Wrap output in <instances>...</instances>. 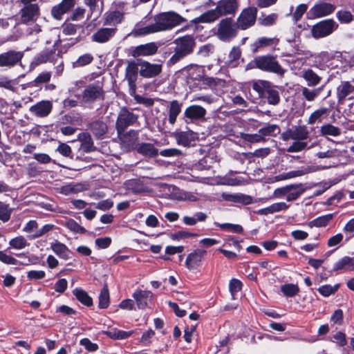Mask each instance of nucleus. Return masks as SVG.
Here are the masks:
<instances>
[{
    "label": "nucleus",
    "instance_id": "nucleus-33",
    "mask_svg": "<svg viewBox=\"0 0 354 354\" xmlns=\"http://www.w3.org/2000/svg\"><path fill=\"white\" fill-rule=\"evenodd\" d=\"M301 77L307 82V85L308 86H316L322 81V77L312 69L309 68L302 72Z\"/></svg>",
    "mask_w": 354,
    "mask_h": 354
},
{
    "label": "nucleus",
    "instance_id": "nucleus-37",
    "mask_svg": "<svg viewBox=\"0 0 354 354\" xmlns=\"http://www.w3.org/2000/svg\"><path fill=\"white\" fill-rule=\"evenodd\" d=\"M352 257H344L333 266V271L351 272Z\"/></svg>",
    "mask_w": 354,
    "mask_h": 354
},
{
    "label": "nucleus",
    "instance_id": "nucleus-15",
    "mask_svg": "<svg viewBox=\"0 0 354 354\" xmlns=\"http://www.w3.org/2000/svg\"><path fill=\"white\" fill-rule=\"evenodd\" d=\"M116 32V28H100L92 35L91 40L98 44L106 43L115 36Z\"/></svg>",
    "mask_w": 354,
    "mask_h": 354
},
{
    "label": "nucleus",
    "instance_id": "nucleus-61",
    "mask_svg": "<svg viewBox=\"0 0 354 354\" xmlns=\"http://www.w3.org/2000/svg\"><path fill=\"white\" fill-rule=\"evenodd\" d=\"M242 288V283L240 280L236 279H232L229 283V289L233 299H235V296Z\"/></svg>",
    "mask_w": 354,
    "mask_h": 354
},
{
    "label": "nucleus",
    "instance_id": "nucleus-55",
    "mask_svg": "<svg viewBox=\"0 0 354 354\" xmlns=\"http://www.w3.org/2000/svg\"><path fill=\"white\" fill-rule=\"evenodd\" d=\"M65 226L75 233L85 234L86 232L84 227L79 225L72 218H69L66 221Z\"/></svg>",
    "mask_w": 354,
    "mask_h": 354
},
{
    "label": "nucleus",
    "instance_id": "nucleus-9",
    "mask_svg": "<svg viewBox=\"0 0 354 354\" xmlns=\"http://www.w3.org/2000/svg\"><path fill=\"white\" fill-rule=\"evenodd\" d=\"M338 24L333 19L320 21L313 25L310 29V34L315 39H322L330 35L338 28Z\"/></svg>",
    "mask_w": 354,
    "mask_h": 354
},
{
    "label": "nucleus",
    "instance_id": "nucleus-14",
    "mask_svg": "<svg viewBox=\"0 0 354 354\" xmlns=\"http://www.w3.org/2000/svg\"><path fill=\"white\" fill-rule=\"evenodd\" d=\"M39 15V7L37 3L24 5L20 10L21 21L24 23L35 21Z\"/></svg>",
    "mask_w": 354,
    "mask_h": 354
},
{
    "label": "nucleus",
    "instance_id": "nucleus-20",
    "mask_svg": "<svg viewBox=\"0 0 354 354\" xmlns=\"http://www.w3.org/2000/svg\"><path fill=\"white\" fill-rule=\"evenodd\" d=\"M76 3V0H62L60 3L52 8L51 15L55 19L60 20L62 16L71 11Z\"/></svg>",
    "mask_w": 354,
    "mask_h": 354
},
{
    "label": "nucleus",
    "instance_id": "nucleus-40",
    "mask_svg": "<svg viewBox=\"0 0 354 354\" xmlns=\"http://www.w3.org/2000/svg\"><path fill=\"white\" fill-rule=\"evenodd\" d=\"M324 86L319 87L313 90L309 89L307 87L303 86L301 88V95L306 101L313 102L323 91Z\"/></svg>",
    "mask_w": 354,
    "mask_h": 354
},
{
    "label": "nucleus",
    "instance_id": "nucleus-7",
    "mask_svg": "<svg viewBox=\"0 0 354 354\" xmlns=\"http://www.w3.org/2000/svg\"><path fill=\"white\" fill-rule=\"evenodd\" d=\"M239 27L232 18H225L217 24L216 37L225 42L230 41L236 37Z\"/></svg>",
    "mask_w": 354,
    "mask_h": 354
},
{
    "label": "nucleus",
    "instance_id": "nucleus-26",
    "mask_svg": "<svg viewBox=\"0 0 354 354\" xmlns=\"http://www.w3.org/2000/svg\"><path fill=\"white\" fill-rule=\"evenodd\" d=\"M221 196L226 201L238 203L243 205H249L252 203V198L249 195L243 194L223 193Z\"/></svg>",
    "mask_w": 354,
    "mask_h": 354
},
{
    "label": "nucleus",
    "instance_id": "nucleus-36",
    "mask_svg": "<svg viewBox=\"0 0 354 354\" xmlns=\"http://www.w3.org/2000/svg\"><path fill=\"white\" fill-rule=\"evenodd\" d=\"M182 104L178 100H172L169 107V122L171 124H174L178 115L181 112Z\"/></svg>",
    "mask_w": 354,
    "mask_h": 354
},
{
    "label": "nucleus",
    "instance_id": "nucleus-2",
    "mask_svg": "<svg viewBox=\"0 0 354 354\" xmlns=\"http://www.w3.org/2000/svg\"><path fill=\"white\" fill-rule=\"evenodd\" d=\"M310 132L308 128L304 126H295L281 134V139L283 141L289 140H295L291 145L287 149L289 153L300 152L306 149H311L314 147V144L308 146V142L305 140L309 138Z\"/></svg>",
    "mask_w": 354,
    "mask_h": 354
},
{
    "label": "nucleus",
    "instance_id": "nucleus-58",
    "mask_svg": "<svg viewBox=\"0 0 354 354\" xmlns=\"http://www.w3.org/2000/svg\"><path fill=\"white\" fill-rule=\"evenodd\" d=\"M336 17L342 24H349L353 19V16L351 12L347 10H339L336 13Z\"/></svg>",
    "mask_w": 354,
    "mask_h": 354
},
{
    "label": "nucleus",
    "instance_id": "nucleus-32",
    "mask_svg": "<svg viewBox=\"0 0 354 354\" xmlns=\"http://www.w3.org/2000/svg\"><path fill=\"white\" fill-rule=\"evenodd\" d=\"M125 185L128 191L136 194H142L147 191L144 184L137 179H131L127 181Z\"/></svg>",
    "mask_w": 354,
    "mask_h": 354
},
{
    "label": "nucleus",
    "instance_id": "nucleus-21",
    "mask_svg": "<svg viewBox=\"0 0 354 354\" xmlns=\"http://www.w3.org/2000/svg\"><path fill=\"white\" fill-rule=\"evenodd\" d=\"M140 75L147 78H151L157 76L161 73L162 68V66L160 64H151L146 61L140 63Z\"/></svg>",
    "mask_w": 354,
    "mask_h": 354
},
{
    "label": "nucleus",
    "instance_id": "nucleus-62",
    "mask_svg": "<svg viewBox=\"0 0 354 354\" xmlns=\"http://www.w3.org/2000/svg\"><path fill=\"white\" fill-rule=\"evenodd\" d=\"M217 225L220 227L221 230L232 232L234 233H241L243 232V227L241 225L238 224H232V223H222L217 224Z\"/></svg>",
    "mask_w": 354,
    "mask_h": 354
},
{
    "label": "nucleus",
    "instance_id": "nucleus-19",
    "mask_svg": "<svg viewBox=\"0 0 354 354\" xmlns=\"http://www.w3.org/2000/svg\"><path fill=\"white\" fill-rule=\"evenodd\" d=\"M354 93V80L342 81L337 87L336 96L339 104H343L346 97Z\"/></svg>",
    "mask_w": 354,
    "mask_h": 354
},
{
    "label": "nucleus",
    "instance_id": "nucleus-8",
    "mask_svg": "<svg viewBox=\"0 0 354 354\" xmlns=\"http://www.w3.org/2000/svg\"><path fill=\"white\" fill-rule=\"evenodd\" d=\"M104 99L103 83L99 81L86 86L81 95V102L84 104H91Z\"/></svg>",
    "mask_w": 354,
    "mask_h": 354
},
{
    "label": "nucleus",
    "instance_id": "nucleus-54",
    "mask_svg": "<svg viewBox=\"0 0 354 354\" xmlns=\"http://www.w3.org/2000/svg\"><path fill=\"white\" fill-rule=\"evenodd\" d=\"M281 291L285 296L292 297L298 294L299 288L296 284L288 283L281 287Z\"/></svg>",
    "mask_w": 354,
    "mask_h": 354
},
{
    "label": "nucleus",
    "instance_id": "nucleus-25",
    "mask_svg": "<svg viewBox=\"0 0 354 354\" xmlns=\"http://www.w3.org/2000/svg\"><path fill=\"white\" fill-rule=\"evenodd\" d=\"M176 142L183 147H189L195 140V133L192 131L176 132L174 135Z\"/></svg>",
    "mask_w": 354,
    "mask_h": 354
},
{
    "label": "nucleus",
    "instance_id": "nucleus-63",
    "mask_svg": "<svg viewBox=\"0 0 354 354\" xmlns=\"http://www.w3.org/2000/svg\"><path fill=\"white\" fill-rule=\"evenodd\" d=\"M343 239V234L338 233L329 238L327 242V245L329 248H335V250H336L340 246V243L342 242Z\"/></svg>",
    "mask_w": 354,
    "mask_h": 354
},
{
    "label": "nucleus",
    "instance_id": "nucleus-38",
    "mask_svg": "<svg viewBox=\"0 0 354 354\" xmlns=\"http://www.w3.org/2000/svg\"><path fill=\"white\" fill-rule=\"evenodd\" d=\"M137 151L144 156L154 157L158 154V151L153 145L142 142L137 146Z\"/></svg>",
    "mask_w": 354,
    "mask_h": 354
},
{
    "label": "nucleus",
    "instance_id": "nucleus-39",
    "mask_svg": "<svg viewBox=\"0 0 354 354\" xmlns=\"http://www.w3.org/2000/svg\"><path fill=\"white\" fill-rule=\"evenodd\" d=\"M320 134L324 136H330L337 137L341 135L342 130L340 128L335 127L331 124H326L320 127Z\"/></svg>",
    "mask_w": 354,
    "mask_h": 354
},
{
    "label": "nucleus",
    "instance_id": "nucleus-30",
    "mask_svg": "<svg viewBox=\"0 0 354 354\" xmlns=\"http://www.w3.org/2000/svg\"><path fill=\"white\" fill-rule=\"evenodd\" d=\"M78 139L81 142L80 149L86 153L91 152L95 150L96 147L91 135L88 133H82L79 135Z\"/></svg>",
    "mask_w": 354,
    "mask_h": 354
},
{
    "label": "nucleus",
    "instance_id": "nucleus-35",
    "mask_svg": "<svg viewBox=\"0 0 354 354\" xmlns=\"http://www.w3.org/2000/svg\"><path fill=\"white\" fill-rule=\"evenodd\" d=\"M89 129L97 138H101L107 131V125L102 120H95L89 124Z\"/></svg>",
    "mask_w": 354,
    "mask_h": 354
},
{
    "label": "nucleus",
    "instance_id": "nucleus-28",
    "mask_svg": "<svg viewBox=\"0 0 354 354\" xmlns=\"http://www.w3.org/2000/svg\"><path fill=\"white\" fill-rule=\"evenodd\" d=\"M123 19L124 13L118 10L109 12L104 15V25L116 28V26L120 24Z\"/></svg>",
    "mask_w": 354,
    "mask_h": 354
},
{
    "label": "nucleus",
    "instance_id": "nucleus-10",
    "mask_svg": "<svg viewBox=\"0 0 354 354\" xmlns=\"http://www.w3.org/2000/svg\"><path fill=\"white\" fill-rule=\"evenodd\" d=\"M138 115L134 114L126 107L121 109L115 123L118 133L119 135L123 133L129 126L133 125L138 120Z\"/></svg>",
    "mask_w": 354,
    "mask_h": 354
},
{
    "label": "nucleus",
    "instance_id": "nucleus-49",
    "mask_svg": "<svg viewBox=\"0 0 354 354\" xmlns=\"http://www.w3.org/2000/svg\"><path fill=\"white\" fill-rule=\"evenodd\" d=\"M106 334L113 339H124L130 337L132 334L131 331H124L117 328H113L106 332Z\"/></svg>",
    "mask_w": 354,
    "mask_h": 354
},
{
    "label": "nucleus",
    "instance_id": "nucleus-43",
    "mask_svg": "<svg viewBox=\"0 0 354 354\" xmlns=\"http://www.w3.org/2000/svg\"><path fill=\"white\" fill-rule=\"evenodd\" d=\"M228 66L236 67L239 64V59L241 57V50L239 46H234L229 53Z\"/></svg>",
    "mask_w": 354,
    "mask_h": 354
},
{
    "label": "nucleus",
    "instance_id": "nucleus-22",
    "mask_svg": "<svg viewBox=\"0 0 354 354\" xmlns=\"http://www.w3.org/2000/svg\"><path fill=\"white\" fill-rule=\"evenodd\" d=\"M53 104L48 100H42L30 107V111L33 115L44 118L48 116L52 111Z\"/></svg>",
    "mask_w": 354,
    "mask_h": 354
},
{
    "label": "nucleus",
    "instance_id": "nucleus-44",
    "mask_svg": "<svg viewBox=\"0 0 354 354\" xmlns=\"http://www.w3.org/2000/svg\"><path fill=\"white\" fill-rule=\"evenodd\" d=\"M328 113V109L325 107H322L314 112H313L309 116L307 123L308 124H314L316 122H320L322 121V118L324 115H326Z\"/></svg>",
    "mask_w": 354,
    "mask_h": 354
},
{
    "label": "nucleus",
    "instance_id": "nucleus-27",
    "mask_svg": "<svg viewBox=\"0 0 354 354\" xmlns=\"http://www.w3.org/2000/svg\"><path fill=\"white\" fill-rule=\"evenodd\" d=\"M279 41V39L276 37H261L251 45V50L256 53L262 48L277 45Z\"/></svg>",
    "mask_w": 354,
    "mask_h": 354
},
{
    "label": "nucleus",
    "instance_id": "nucleus-51",
    "mask_svg": "<svg viewBox=\"0 0 354 354\" xmlns=\"http://www.w3.org/2000/svg\"><path fill=\"white\" fill-rule=\"evenodd\" d=\"M333 218V214H328L319 216L310 222L312 226L317 227H326Z\"/></svg>",
    "mask_w": 354,
    "mask_h": 354
},
{
    "label": "nucleus",
    "instance_id": "nucleus-52",
    "mask_svg": "<svg viewBox=\"0 0 354 354\" xmlns=\"http://www.w3.org/2000/svg\"><path fill=\"white\" fill-rule=\"evenodd\" d=\"M9 245L12 248L21 250L28 246L29 243L23 236H19L12 239L9 241Z\"/></svg>",
    "mask_w": 354,
    "mask_h": 354
},
{
    "label": "nucleus",
    "instance_id": "nucleus-18",
    "mask_svg": "<svg viewBox=\"0 0 354 354\" xmlns=\"http://www.w3.org/2000/svg\"><path fill=\"white\" fill-rule=\"evenodd\" d=\"M207 252L204 250L196 249L189 253L185 260V266L187 269L196 270L202 264V261Z\"/></svg>",
    "mask_w": 354,
    "mask_h": 354
},
{
    "label": "nucleus",
    "instance_id": "nucleus-50",
    "mask_svg": "<svg viewBox=\"0 0 354 354\" xmlns=\"http://www.w3.org/2000/svg\"><path fill=\"white\" fill-rule=\"evenodd\" d=\"M240 138L245 142L250 143H259L264 142L266 141V138H263V136L261 135L259 132L257 133L249 134L245 133H241Z\"/></svg>",
    "mask_w": 354,
    "mask_h": 354
},
{
    "label": "nucleus",
    "instance_id": "nucleus-41",
    "mask_svg": "<svg viewBox=\"0 0 354 354\" xmlns=\"http://www.w3.org/2000/svg\"><path fill=\"white\" fill-rule=\"evenodd\" d=\"M279 18V15L277 13L263 14L259 17L258 21L260 25L263 26H271L274 25Z\"/></svg>",
    "mask_w": 354,
    "mask_h": 354
},
{
    "label": "nucleus",
    "instance_id": "nucleus-29",
    "mask_svg": "<svg viewBox=\"0 0 354 354\" xmlns=\"http://www.w3.org/2000/svg\"><path fill=\"white\" fill-rule=\"evenodd\" d=\"M305 190L306 189L303 187L302 184H292L288 185L286 201L291 202L297 200L304 193Z\"/></svg>",
    "mask_w": 354,
    "mask_h": 354
},
{
    "label": "nucleus",
    "instance_id": "nucleus-59",
    "mask_svg": "<svg viewBox=\"0 0 354 354\" xmlns=\"http://www.w3.org/2000/svg\"><path fill=\"white\" fill-rule=\"evenodd\" d=\"M129 95L133 97L134 100L136 101L137 103L142 104L145 105L146 107H151L154 104L153 99L138 95L136 94V91L134 92V94Z\"/></svg>",
    "mask_w": 354,
    "mask_h": 354
},
{
    "label": "nucleus",
    "instance_id": "nucleus-6",
    "mask_svg": "<svg viewBox=\"0 0 354 354\" xmlns=\"http://www.w3.org/2000/svg\"><path fill=\"white\" fill-rule=\"evenodd\" d=\"M250 64L263 71L273 73L279 76H283L286 71L281 67L276 57L270 55L258 56Z\"/></svg>",
    "mask_w": 354,
    "mask_h": 354
},
{
    "label": "nucleus",
    "instance_id": "nucleus-34",
    "mask_svg": "<svg viewBox=\"0 0 354 354\" xmlns=\"http://www.w3.org/2000/svg\"><path fill=\"white\" fill-rule=\"evenodd\" d=\"M155 32H158V31L153 23L145 27H140L138 24L136 25L132 30L131 35L135 37H137L145 36Z\"/></svg>",
    "mask_w": 354,
    "mask_h": 354
},
{
    "label": "nucleus",
    "instance_id": "nucleus-5",
    "mask_svg": "<svg viewBox=\"0 0 354 354\" xmlns=\"http://www.w3.org/2000/svg\"><path fill=\"white\" fill-rule=\"evenodd\" d=\"M187 19L176 12H165L154 17V24L158 32L165 31L180 25Z\"/></svg>",
    "mask_w": 354,
    "mask_h": 354
},
{
    "label": "nucleus",
    "instance_id": "nucleus-53",
    "mask_svg": "<svg viewBox=\"0 0 354 354\" xmlns=\"http://www.w3.org/2000/svg\"><path fill=\"white\" fill-rule=\"evenodd\" d=\"M94 57L91 53L84 54L78 57V59L73 63V68H80L85 66L91 64Z\"/></svg>",
    "mask_w": 354,
    "mask_h": 354
},
{
    "label": "nucleus",
    "instance_id": "nucleus-31",
    "mask_svg": "<svg viewBox=\"0 0 354 354\" xmlns=\"http://www.w3.org/2000/svg\"><path fill=\"white\" fill-rule=\"evenodd\" d=\"M50 248L59 258L64 260H68L70 258V250L65 244L56 241L50 244Z\"/></svg>",
    "mask_w": 354,
    "mask_h": 354
},
{
    "label": "nucleus",
    "instance_id": "nucleus-17",
    "mask_svg": "<svg viewBox=\"0 0 354 354\" xmlns=\"http://www.w3.org/2000/svg\"><path fill=\"white\" fill-rule=\"evenodd\" d=\"M138 66L134 62H130L125 70V78L129 84V93L134 94L136 91V82L138 78Z\"/></svg>",
    "mask_w": 354,
    "mask_h": 354
},
{
    "label": "nucleus",
    "instance_id": "nucleus-48",
    "mask_svg": "<svg viewBox=\"0 0 354 354\" xmlns=\"http://www.w3.org/2000/svg\"><path fill=\"white\" fill-rule=\"evenodd\" d=\"M340 287L339 283H337L334 286L326 284L318 288L317 291L323 297H327L332 295H335Z\"/></svg>",
    "mask_w": 354,
    "mask_h": 354
},
{
    "label": "nucleus",
    "instance_id": "nucleus-45",
    "mask_svg": "<svg viewBox=\"0 0 354 354\" xmlns=\"http://www.w3.org/2000/svg\"><path fill=\"white\" fill-rule=\"evenodd\" d=\"M280 132V128L277 124H268L259 129V133L263 136V138L266 136H276Z\"/></svg>",
    "mask_w": 354,
    "mask_h": 354
},
{
    "label": "nucleus",
    "instance_id": "nucleus-4",
    "mask_svg": "<svg viewBox=\"0 0 354 354\" xmlns=\"http://www.w3.org/2000/svg\"><path fill=\"white\" fill-rule=\"evenodd\" d=\"M252 89L256 91L261 98L266 100L267 102L273 106H277L281 101L277 86L272 82L259 80L252 82Z\"/></svg>",
    "mask_w": 354,
    "mask_h": 354
},
{
    "label": "nucleus",
    "instance_id": "nucleus-1",
    "mask_svg": "<svg viewBox=\"0 0 354 354\" xmlns=\"http://www.w3.org/2000/svg\"><path fill=\"white\" fill-rule=\"evenodd\" d=\"M238 10V2L236 0H220L214 9L209 10L199 17H197L190 23L195 25V29L200 28L199 24H211L223 16L234 15Z\"/></svg>",
    "mask_w": 354,
    "mask_h": 354
},
{
    "label": "nucleus",
    "instance_id": "nucleus-64",
    "mask_svg": "<svg viewBox=\"0 0 354 354\" xmlns=\"http://www.w3.org/2000/svg\"><path fill=\"white\" fill-rule=\"evenodd\" d=\"M78 185L68 184L64 185L59 188V192L64 195H69L71 194H75L80 191L78 188Z\"/></svg>",
    "mask_w": 354,
    "mask_h": 354
},
{
    "label": "nucleus",
    "instance_id": "nucleus-42",
    "mask_svg": "<svg viewBox=\"0 0 354 354\" xmlns=\"http://www.w3.org/2000/svg\"><path fill=\"white\" fill-rule=\"evenodd\" d=\"M77 299L82 304L91 306L93 304L92 298L87 294L86 291L81 288H76L73 291Z\"/></svg>",
    "mask_w": 354,
    "mask_h": 354
},
{
    "label": "nucleus",
    "instance_id": "nucleus-23",
    "mask_svg": "<svg viewBox=\"0 0 354 354\" xmlns=\"http://www.w3.org/2000/svg\"><path fill=\"white\" fill-rule=\"evenodd\" d=\"M205 108L199 105H191L184 111L185 117L190 121L202 120L205 119L206 115Z\"/></svg>",
    "mask_w": 354,
    "mask_h": 354
},
{
    "label": "nucleus",
    "instance_id": "nucleus-24",
    "mask_svg": "<svg viewBox=\"0 0 354 354\" xmlns=\"http://www.w3.org/2000/svg\"><path fill=\"white\" fill-rule=\"evenodd\" d=\"M153 294L149 290H136L133 297L136 301L137 306L139 309H145L148 305V301L152 297Z\"/></svg>",
    "mask_w": 354,
    "mask_h": 354
},
{
    "label": "nucleus",
    "instance_id": "nucleus-47",
    "mask_svg": "<svg viewBox=\"0 0 354 354\" xmlns=\"http://www.w3.org/2000/svg\"><path fill=\"white\" fill-rule=\"evenodd\" d=\"M201 72V69L198 67L189 72V77L187 78V84L192 89L194 88V81H198L199 83L203 80V76Z\"/></svg>",
    "mask_w": 354,
    "mask_h": 354
},
{
    "label": "nucleus",
    "instance_id": "nucleus-11",
    "mask_svg": "<svg viewBox=\"0 0 354 354\" xmlns=\"http://www.w3.org/2000/svg\"><path fill=\"white\" fill-rule=\"evenodd\" d=\"M257 9L255 7H248L243 9L239 15L236 24L239 29L246 30L252 26L257 19Z\"/></svg>",
    "mask_w": 354,
    "mask_h": 354
},
{
    "label": "nucleus",
    "instance_id": "nucleus-46",
    "mask_svg": "<svg viewBox=\"0 0 354 354\" xmlns=\"http://www.w3.org/2000/svg\"><path fill=\"white\" fill-rule=\"evenodd\" d=\"M110 304V296L108 286L105 285L101 290L99 295V304L100 308L104 309L108 308Z\"/></svg>",
    "mask_w": 354,
    "mask_h": 354
},
{
    "label": "nucleus",
    "instance_id": "nucleus-16",
    "mask_svg": "<svg viewBox=\"0 0 354 354\" xmlns=\"http://www.w3.org/2000/svg\"><path fill=\"white\" fill-rule=\"evenodd\" d=\"M23 56V53L15 50L1 53L0 54V67H12L21 61Z\"/></svg>",
    "mask_w": 354,
    "mask_h": 354
},
{
    "label": "nucleus",
    "instance_id": "nucleus-56",
    "mask_svg": "<svg viewBox=\"0 0 354 354\" xmlns=\"http://www.w3.org/2000/svg\"><path fill=\"white\" fill-rule=\"evenodd\" d=\"M12 209L9 205L0 202V220L3 223L8 221L10 218Z\"/></svg>",
    "mask_w": 354,
    "mask_h": 354
},
{
    "label": "nucleus",
    "instance_id": "nucleus-13",
    "mask_svg": "<svg viewBox=\"0 0 354 354\" xmlns=\"http://www.w3.org/2000/svg\"><path fill=\"white\" fill-rule=\"evenodd\" d=\"M160 45L156 42L140 44L130 49V55L136 58L138 57H149L156 54Z\"/></svg>",
    "mask_w": 354,
    "mask_h": 354
},
{
    "label": "nucleus",
    "instance_id": "nucleus-60",
    "mask_svg": "<svg viewBox=\"0 0 354 354\" xmlns=\"http://www.w3.org/2000/svg\"><path fill=\"white\" fill-rule=\"evenodd\" d=\"M56 151L59 152L63 156L70 158H73L71 147L66 143L59 142Z\"/></svg>",
    "mask_w": 354,
    "mask_h": 354
},
{
    "label": "nucleus",
    "instance_id": "nucleus-3",
    "mask_svg": "<svg viewBox=\"0 0 354 354\" xmlns=\"http://www.w3.org/2000/svg\"><path fill=\"white\" fill-rule=\"evenodd\" d=\"M174 54L168 60L169 65H174L194 52L196 40L191 35L179 37L174 39Z\"/></svg>",
    "mask_w": 354,
    "mask_h": 354
},
{
    "label": "nucleus",
    "instance_id": "nucleus-12",
    "mask_svg": "<svg viewBox=\"0 0 354 354\" xmlns=\"http://www.w3.org/2000/svg\"><path fill=\"white\" fill-rule=\"evenodd\" d=\"M335 10V6L333 4L324 1H319L309 10V18L317 19L324 17L332 14Z\"/></svg>",
    "mask_w": 354,
    "mask_h": 354
},
{
    "label": "nucleus",
    "instance_id": "nucleus-57",
    "mask_svg": "<svg viewBox=\"0 0 354 354\" xmlns=\"http://www.w3.org/2000/svg\"><path fill=\"white\" fill-rule=\"evenodd\" d=\"M54 227H55V225L53 224H46L40 229L35 231L34 234L29 235L28 237L30 239H35L39 238V237L44 236V234H47L52 230H53Z\"/></svg>",
    "mask_w": 354,
    "mask_h": 354
}]
</instances>
